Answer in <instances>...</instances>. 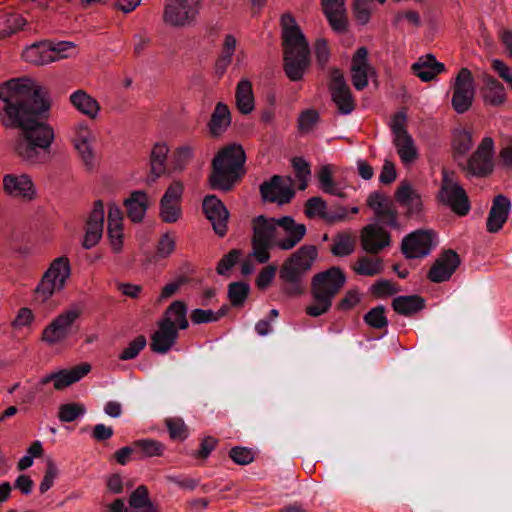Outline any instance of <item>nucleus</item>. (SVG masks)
<instances>
[{
	"label": "nucleus",
	"mask_w": 512,
	"mask_h": 512,
	"mask_svg": "<svg viewBox=\"0 0 512 512\" xmlns=\"http://www.w3.org/2000/svg\"><path fill=\"white\" fill-rule=\"evenodd\" d=\"M0 100L2 124L21 130L14 143L17 157L31 166L50 161L55 135L45 119L50 104L44 87L32 78L10 79L0 85Z\"/></svg>",
	"instance_id": "f257e3e1"
},
{
	"label": "nucleus",
	"mask_w": 512,
	"mask_h": 512,
	"mask_svg": "<svg viewBox=\"0 0 512 512\" xmlns=\"http://www.w3.org/2000/svg\"><path fill=\"white\" fill-rule=\"evenodd\" d=\"M252 256L259 264L270 259L269 250L277 247L281 250L294 248L305 236L306 226L297 223L292 217L267 218L258 216L253 219Z\"/></svg>",
	"instance_id": "f03ea898"
},
{
	"label": "nucleus",
	"mask_w": 512,
	"mask_h": 512,
	"mask_svg": "<svg viewBox=\"0 0 512 512\" xmlns=\"http://www.w3.org/2000/svg\"><path fill=\"white\" fill-rule=\"evenodd\" d=\"M284 70L291 81H299L309 67V44L290 14L281 17Z\"/></svg>",
	"instance_id": "7ed1b4c3"
},
{
	"label": "nucleus",
	"mask_w": 512,
	"mask_h": 512,
	"mask_svg": "<svg viewBox=\"0 0 512 512\" xmlns=\"http://www.w3.org/2000/svg\"><path fill=\"white\" fill-rule=\"evenodd\" d=\"M246 155L243 147L233 143L221 149L212 161L209 177L213 189L229 191L244 173Z\"/></svg>",
	"instance_id": "20e7f679"
},
{
	"label": "nucleus",
	"mask_w": 512,
	"mask_h": 512,
	"mask_svg": "<svg viewBox=\"0 0 512 512\" xmlns=\"http://www.w3.org/2000/svg\"><path fill=\"white\" fill-rule=\"evenodd\" d=\"M315 246L305 245L294 252L282 265L279 278L283 281V292L290 297H297L305 291L304 277L312 268L316 259Z\"/></svg>",
	"instance_id": "39448f33"
},
{
	"label": "nucleus",
	"mask_w": 512,
	"mask_h": 512,
	"mask_svg": "<svg viewBox=\"0 0 512 512\" xmlns=\"http://www.w3.org/2000/svg\"><path fill=\"white\" fill-rule=\"evenodd\" d=\"M71 272V263L67 256L53 259L33 290V301L36 304L44 305L54 295L64 291L70 280Z\"/></svg>",
	"instance_id": "423d86ee"
},
{
	"label": "nucleus",
	"mask_w": 512,
	"mask_h": 512,
	"mask_svg": "<svg viewBox=\"0 0 512 512\" xmlns=\"http://www.w3.org/2000/svg\"><path fill=\"white\" fill-rule=\"evenodd\" d=\"M82 314L79 305H71L54 317L42 330L41 341L48 347L63 344L72 334L74 323Z\"/></svg>",
	"instance_id": "0eeeda50"
},
{
	"label": "nucleus",
	"mask_w": 512,
	"mask_h": 512,
	"mask_svg": "<svg viewBox=\"0 0 512 512\" xmlns=\"http://www.w3.org/2000/svg\"><path fill=\"white\" fill-rule=\"evenodd\" d=\"M69 139L84 167L91 171L98 165L94 148L96 140L91 126L84 120L74 123L69 131Z\"/></svg>",
	"instance_id": "6e6552de"
},
{
	"label": "nucleus",
	"mask_w": 512,
	"mask_h": 512,
	"mask_svg": "<svg viewBox=\"0 0 512 512\" xmlns=\"http://www.w3.org/2000/svg\"><path fill=\"white\" fill-rule=\"evenodd\" d=\"M201 0H167L164 22L172 27H187L195 23L200 10Z\"/></svg>",
	"instance_id": "1a4fd4ad"
},
{
	"label": "nucleus",
	"mask_w": 512,
	"mask_h": 512,
	"mask_svg": "<svg viewBox=\"0 0 512 512\" xmlns=\"http://www.w3.org/2000/svg\"><path fill=\"white\" fill-rule=\"evenodd\" d=\"M439 198L442 203L449 206L459 215H466L470 210V204L465 190L454 179V174L446 170L443 171Z\"/></svg>",
	"instance_id": "9d476101"
},
{
	"label": "nucleus",
	"mask_w": 512,
	"mask_h": 512,
	"mask_svg": "<svg viewBox=\"0 0 512 512\" xmlns=\"http://www.w3.org/2000/svg\"><path fill=\"white\" fill-rule=\"evenodd\" d=\"M452 89V107L457 113L463 114L470 109L475 96L474 78L469 69L462 68L459 71Z\"/></svg>",
	"instance_id": "9b49d317"
},
{
	"label": "nucleus",
	"mask_w": 512,
	"mask_h": 512,
	"mask_svg": "<svg viewBox=\"0 0 512 512\" xmlns=\"http://www.w3.org/2000/svg\"><path fill=\"white\" fill-rule=\"evenodd\" d=\"M184 185L180 181L171 183L164 192L159 204V216L165 223H175L182 217V197Z\"/></svg>",
	"instance_id": "f8f14e48"
},
{
	"label": "nucleus",
	"mask_w": 512,
	"mask_h": 512,
	"mask_svg": "<svg viewBox=\"0 0 512 512\" xmlns=\"http://www.w3.org/2000/svg\"><path fill=\"white\" fill-rule=\"evenodd\" d=\"M436 236L430 230H417L402 241V251L407 258H422L436 246Z\"/></svg>",
	"instance_id": "ddd939ff"
},
{
	"label": "nucleus",
	"mask_w": 512,
	"mask_h": 512,
	"mask_svg": "<svg viewBox=\"0 0 512 512\" xmlns=\"http://www.w3.org/2000/svg\"><path fill=\"white\" fill-rule=\"evenodd\" d=\"M91 371L89 363H81L68 369H61L44 375L38 382L43 387L52 382L55 390H63L72 384L80 381Z\"/></svg>",
	"instance_id": "4468645a"
},
{
	"label": "nucleus",
	"mask_w": 512,
	"mask_h": 512,
	"mask_svg": "<svg viewBox=\"0 0 512 512\" xmlns=\"http://www.w3.org/2000/svg\"><path fill=\"white\" fill-rule=\"evenodd\" d=\"M345 283V273L339 267H331L326 271L314 275L311 289L333 300Z\"/></svg>",
	"instance_id": "2eb2a0df"
},
{
	"label": "nucleus",
	"mask_w": 512,
	"mask_h": 512,
	"mask_svg": "<svg viewBox=\"0 0 512 512\" xmlns=\"http://www.w3.org/2000/svg\"><path fill=\"white\" fill-rule=\"evenodd\" d=\"M3 190L13 198L32 201L37 196V188L30 175L9 173L3 176Z\"/></svg>",
	"instance_id": "dca6fc26"
},
{
	"label": "nucleus",
	"mask_w": 512,
	"mask_h": 512,
	"mask_svg": "<svg viewBox=\"0 0 512 512\" xmlns=\"http://www.w3.org/2000/svg\"><path fill=\"white\" fill-rule=\"evenodd\" d=\"M104 216V203L102 200L95 201L84 226L82 246L85 249L93 248L101 240L104 231Z\"/></svg>",
	"instance_id": "f3484780"
},
{
	"label": "nucleus",
	"mask_w": 512,
	"mask_h": 512,
	"mask_svg": "<svg viewBox=\"0 0 512 512\" xmlns=\"http://www.w3.org/2000/svg\"><path fill=\"white\" fill-rule=\"evenodd\" d=\"M494 141L485 137L468 161V169L474 175L484 176L493 170Z\"/></svg>",
	"instance_id": "a211bd4d"
},
{
	"label": "nucleus",
	"mask_w": 512,
	"mask_h": 512,
	"mask_svg": "<svg viewBox=\"0 0 512 512\" xmlns=\"http://www.w3.org/2000/svg\"><path fill=\"white\" fill-rule=\"evenodd\" d=\"M375 76L374 68L368 61V50L365 47L357 49L351 61V79L356 90L367 87L369 79Z\"/></svg>",
	"instance_id": "6ab92c4d"
},
{
	"label": "nucleus",
	"mask_w": 512,
	"mask_h": 512,
	"mask_svg": "<svg viewBox=\"0 0 512 512\" xmlns=\"http://www.w3.org/2000/svg\"><path fill=\"white\" fill-rule=\"evenodd\" d=\"M123 212L114 202L108 204L107 236L112 251L119 254L123 250Z\"/></svg>",
	"instance_id": "aec40b11"
},
{
	"label": "nucleus",
	"mask_w": 512,
	"mask_h": 512,
	"mask_svg": "<svg viewBox=\"0 0 512 512\" xmlns=\"http://www.w3.org/2000/svg\"><path fill=\"white\" fill-rule=\"evenodd\" d=\"M202 206L216 234L224 236L227 232L229 212L222 201L214 195H208L204 198Z\"/></svg>",
	"instance_id": "412c9836"
},
{
	"label": "nucleus",
	"mask_w": 512,
	"mask_h": 512,
	"mask_svg": "<svg viewBox=\"0 0 512 512\" xmlns=\"http://www.w3.org/2000/svg\"><path fill=\"white\" fill-rule=\"evenodd\" d=\"M330 91L332 100L342 114H349L354 109V100L343 74L335 69L331 73Z\"/></svg>",
	"instance_id": "4be33fe9"
},
{
	"label": "nucleus",
	"mask_w": 512,
	"mask_h": 512,
	"mask_svg": "<svg viewBox=\"0 0 512 512\" xmlns=\"http://www.w3.org/2000/svg\"><path fill=\"white\" fill-rule=\"evenodd\" d=\"M460 265V258L453 250L440 254L428 272V278L434 283L449 280Z\"/></svg>",
	"instance_id": "5701e85b"
},
{
	"label": "nucleus",
	"mask_w": 512,
	"mask_h": 512,
	"mask_svg": "<svg viewBox=\"0 0 512 512\" xmlns=\"http://www.w3.org/2000/svg\"><path fill=\"white\" fill-rule=\"evenodd\" d=\"M360 242L363 250L374 254L390 245V235L378 223H372L362 229Z\"/></svg>",
	"instance_id": "b1692460"
},
{
	"label": "nucleus",
	"mask_w": 512,
	"mask_h": 512,
	"mask_svg": "<svg viewBox=\"0 0 512 512\" xmlns=\"http://www.w3.org/2000/svg\"><path fill=\"white\" fill-rule=\"evenodd\" d=\"M367 205L377 218L390 226H397L396 210L392 201L382 193L373 192L367 198Z\"/></svg>",
	"instance_id": "393cba45"
},
{
	"label": "nucleus",
	"mask_w": 512,
	"mask_h": 512,
	"mask_svg": "<svg viewBox=\"0 0 512 512\" xmlns=\"http://www.w3.org/2000/svg\"><path fill=\"white\" fill-rule=\"evenodd\" d=\"M71 105L83 116L90 120H96L101 112V105L92 95L83 89H78L70 94Z\"/></svg>",
	"instance_id": "a878e982"
},
{
	"label": "nucleus",
	"mask_w": 512,
	"mask_h": 512,
	"mask_svg": "<svg viewBox=\"0 0 512 512\" xmlns=\"http://www.w3.org/2000/svg\"><path fill=\"white\" fill-rule=\"evenodd\" d=\"M123 205L126 208L128 218L134 223H140L145 218L150 199L145 191L135 190L124 199Z\"/></svg>",
	"instance_id": "bb28decb"
},
{
	"label": "nucleus",
	"mask_w": 512,
	"mask_h": 512,
	"mask_svg": "<svg viewBox=\"0 0 512 512\" xmlns=\"http://www.w3.org/2000/svg\"><path fill=\"white\" fill-rule=\"evenodd\" d=\"M395 197L399 204L408 210L409 214H419L422 211L423 202L421 195L410 182L406 180L401 181L396 190Z\"/></svg>",
	"instance_id": "cd10ccee"
},
{
	"label": "nucleus",
	"mask_w": 512,
	"mask_h": 512,
	"mask_svg": "<svg viewBox=\"0 0 512 512\" xmlns=\"http://www.w3.org/2000/svg\"><path fill=\"white\" fill-rule=\"evenodd\" d=\"M511 208L510 200L498 195L495 197L487 219V230L491 233L498 232L506 222Z\"/></svg>",
	"instance_id": "c85d7f7f"
},
{
	"label": "nucleus",
	"mask_w": 512,
	"mask_h": 512,
	"mask_svg": "<svg viewBox=\"0 0 512 512\" xmlns=\"http://www.w3.org/2000/svg\"><path fill=\"white\" fill-rule=\"evenodd\" d=\"M321 5L333 30L345 31L347 20L344 0H321Z\"/></svg>",
	"instance_id": "c756f323"
},
{
	"label": "nucleus",
	"mask_w": 512,
	"mask_h": 512,
	"mask_svg": "<svg viewBox=\"0 0 512 512\" xmlns=\"http://www.w3.org/2000/svg\"><path fill=\"white\" fill-rule=\"evenodd\" d=\"M260 191L265 201L279 204L288 202L294 195L290 188L282 185V179L279 176H273L269 182L263 183L260 186Z\"/></svg>",
	"instance_id": "7c9ffc66"
},
{
	"label": "nucleus",
	"mask_w": 512,
	"mask_h": 512,
	"mask_svg": "<svg viewBox=\"0 0 512 512\" xmlns=\"http://www.w3.org/2000/svg\"><path fill=\"white\" fill-rule=\"evenodd\" d=\"M178 338V330L171 328L162 322L158 323V329L151 338V349L160 354L167 353L175 344Z\"/></svg>",
	"instance_id": "2f4dec72"
},
{
	"label": "nucleus",
	"mask_w": 512,
	"mask_h": 512,
	"mask_svg": "<svg viewBox=\"0 0 512 512\" xmlns=\"http://www.w3.org/2000/svg\"><path fill=\"white\" fill-rule=\"evenodd\" d=\"M445 66L438 62L434 55L427 54L420 57L413 65L412 70L422 81L428 82L433 80L438 74L443 72Z\"/></svg>",
	"instance_id": "473e14b6"
},
{
	"label": "nucleus",
	"mask_w": 512,
	"mask_h": 512,
	"mask_svg": "<svg viewBox=\"0 0 512 512\" xmlns=\"http://www.w3.org/2000/svg\"><path fill=\"white\" fill-rule=\"evenodd\" d=\"M231 112L228 106L218 102L211 114L208 129L213 137L221 136L231 125Z\"/></svg>",
	"instance_id": "72a5a7b5"
},
{
	"label": "nucleus",
	"mask_w": 512,
	"mask_h": 512,
	"mask_svg": "<svg viewBox=\"0 0 512 512\" xmlns=\"http://www.w3.org/2000/svg\"><path fill=\"white\" fill-rule=\"evenodd\" d=\"M485 85L481 89V97L485 105L500 106L506 101L504 86L491 76L484 79Z\"/></svg>",
	"instance_id": "f704fd0d"
},
{
	"label": "nucleus",
	"mask_w": 512,
	"mask_h": 512,
	"mask_svg": "<svg viewBox=\"0 0 512 512\" xmlns=\"http://www.w3.org/2000/svg\"><path fill=\"white\" fill-rule=\"evenodd\" d=\"M187 307L182 301H174L164 312L162 319L159 322H162L166 325L171 326V328L186 329L189 325L187 317Z\"/></svg>",
	"instance_id": "c9c22d12"
},
{
	"label": "nucleus",
	"mask_w": 512,
	"mask_h": 512,
	"mask_svg": "<svg viewBox=\"0 0 512 512\" xmlns=\"http://www.w3.org/2000/svg\"><path fill=\"white\" fill-rule=\"evenodd\" d=\"M396 152L405 166L412 165L419 157L418 148L413 137L409 135L392 139Z\"/></svg>",
	"instance_id": "e433bc0d"
},
{
	"label": "nucleus",
	"mask_w": 512,
	"mask_h": 512,
	"mask_svg": "<svg viewBox=\"0 0 512 512\" xmlns=\"http://www.w3.org/2000/svg\"><path fill=\"white\" fill-rule=\"evenodd\" d=\"M52 55L53 51L48 42L33 44L27 47L22 54L25 61L34 65H46L55 62V58Z\"/></svg>",
	"instance_id": "4c0bfd02"
},
{
	"label": "nucleus",
	"mask_w": 512,
	"mask_h": 512,
	"mask_svg": "<svg viewBox=\"0 0 512 512\" xmlns=\"http://www.w3.org/2000/svg\"><path fill=\"white\" fill-rule=\"evenodd\" d=\"M236 106L242 114H250L254 108V95L252 90V84L247 79H242L237 84L236 88Z\"/></svg>",
	"instance_id": "58836bf2"
},
{
	"label": "nucleus",
	"mask_w": 512,
	"mask_h": 512,
	"mask_svg": "<svg viewBox=\"0 0 512 512\" xmlns=\"http://www.w3.org/2000/svg\"><path fill=\"white\" fill-rule=\"evenodd\" d=\"M352 270L361 276L373 277L384 270L382 259L376 257H359L352 265Z\"/></svg>",
	"instance_id": "ea45409f"
},
{
	"label": "nucleus",
	"mask_w": 512,
	"mask_h": 512,
	"mask_svg": "<svg viewBox=\"0 0 512 512\" xmlns=\"http://www.w3.org/2000/svg\"><path fill=\"white\" fill-rule=\"evenodd\" d=\"M169 151V146L164 141L156 142L153 145L150 152V166L152 173L156 177L164 173Z\"/></svg>",
	"instance_id": "a19ab883"
},
{
	"label": "nucleus",
	"mask_w": 512,
	"mask_h": 512,
	"mask_svg": "<svg viewBox=\"0 0 512 512\" xmlns=\"http://www.w3.org/2000/svg\"><path fill=\"white\" fill-rule=\"evenodd\" d=\"M394 310L401 315H412L424 308L423 298L417 295L398 296L393 300Z\"/></svg>",
	"instance_id": "79ce46f5"
},
{
	"label": "nucleus",
	"mask_w": 512,
	"mask_h": 512,
	"mask_svg": "<svg viewBox=\"0 0 512 512\" xmlns=\"http://www.w3.org/2000/svg\"><path fill=\"white\" fill-rule=\"evenodd\" d=\"M333 172L334 169L332 165H324L320 168L318 172L320 188L325 193L342 197V189L336 182H334Z\"/></svg>",
	"instance_id": "37998d69"
},
{
	"label": "nucleus",
	"mask_w": 512,
	"mask_h": 512,
	"mask_svg": "<svg viewBox=\"0 0 512 512\" xmlns=\"http://www.w3.org/2000/svg\"><path fill=\"white\" fill-rule=\"evenodd\" d=\"M129 505L140 512H159L148 498V491L145 486H139L132 492Z\"/></svg>",
	"instance_id": "c03bdc74"
},
{
	"label": "nucleus",
	"mask_w": 512,
	"mask_h": 512,
	"mask_svg": "<svg viewBox=\"0 0 512 512\" xmlns=\"http://www.w3.org/2000/svg\"><path fill=\"white\" fill-rule=\"evenodd\" d=\"M26 24V20L19 14L7 13L0 16V36L7 37L19 31Z\"/></svg>",
	"instance_id": "a18cd8bd"
},
{
	"label": "nucleus",
	"mask_w": 512,
	"mask_h": 512,
	"mask_svg": "<svg viewBox=\"0 0 512 512\" xmlns=\"http://www.w3.org/2000/svg\"><path fill=\"white\" fill-rule=\"evenodd\" d=\"M355 238L349 233H340L333 239L331 252L334 256L344 257L355 250Z\"/></svg>",
	"instance_id": "49530a36"
},
{
	"label": "nucleus",
	"mask_w": 512,
	"mask_h": 512,
	"mask_svg": "<svg viewBox=\"0 0 512 512\" xmlns=\"http://www.w3.org/2000/svg\"><path fill=\"white\" fill-rule=\"evenodd\" d=\"M311 294L313 300L305 309L307 315L318 317L327 313L332 306V299L313 289H311Z\"/></svg>",
	"instance_id": "de8ad7c7"
},
{
	"label": "nucleus",
	"mask_w": 512,
	"mask_h": 512,
	"mask_svg": "<svg viewBox=\"0 0 512 512\" xmlns=\"http://www.w3.org/2000/svg\"><path fill=\"white\" fill-rule=\"evenodd\" d=\"M473 146L472 133L465 129H455L452 138V147L457 155H466Z\"/></svg>",
	"instance_id": "09e8293b"
},
{
	"label": "nucleus",
	"mask_w": 512,
	"mask_h": 512,
	"mask_svg": "<svg viewBox=\"0 0 512 512\" xmlns=\"http://www.w3.org/2000/svg\"><path fill=\"white\" fill-rule=\"evenodd\" d=\"M133 445L143 457H160L165 450L164 444L154 439L138 440Z\"/></svg>",
	"instance_id": "8fccbe9b"
},
{
	"label": "nucleus",
	"mask_w": 512,
	"mask_h": 512,
	"mask_svg": "<svg viewBox=\"0 0 512 512\" xmlns=\"http://www.w3.org/2000/svg\"><path fill=\"white\" fill-rule=\"evenodd\" d=\"M194 156V148L190 145L179 146L173 153L171 159L172 169L182 171L189 164Z\"/></svg>",
	"instance_id": "3c124183"
},
{
	"label": "nucleus",
	"mask_w": 512,
	"mask_h": 512,
	"mask_svg": "<svg viewBox=\"0 0 512 512\" xmlns=\"http://www.w3.org/2000/svg\"><path fill=\"white\" fill-rule=\"evenodd\" d=\"M86 413V408L81 403H67L59 407L58 418L62 422H72Z\"/></svg>",
	"instance_id": "603ef678"
},
{
	"label": "nucleus",
	"mask_w": 512,
	"mask_h": 512,
	"mask_svg": "<svg viewBox=\"0 0 512 512\" xmlns=\"http://www.w3.org/2000/svg\"><path fill=\"white\" fill-rule=\"evenodd\" d=\"M354 16L358 23L366 25L373 11L372 0H352Z\"/></svg>",
	"instance_id": "864d4df0"
},
{
	"label": "nucleus",
	"mask_w": 512,
	"mask_h": 512,
	"mask_svg": "<svg viewBox=\"0 0 512 512\" xmlns=\"http://www.w3.org/2000/svg\"><path fill=\"white\" fill-rule=\"evenodd\" d=\"M35 313L29 307L20 308L11 322V327L15 330L31 328L35 321Z\"/></svg>",
	"instance_id": "5fc2aeb1"
},
{
	"label": "nucleus",
	"mask_w": 512,
	"mask_h": 512,
	"mask_svg": "<svg viewBox=\"0 0 512 512\" xmlns=\"http://www.w3.org/2000/svg\"><path fill=\"white\" fill-rule=\"evenodd\" d=\"M292 166L295 169L296 177L299 180L298 188L300 190H305L307 188L308 180L311 175V170L308 162L301 157H296L292 160Z\"/></svg>",
	"instance_id": "6e6d98bb"
},
{
	"label": "nucleus",
	"mask_w": 512,
	"mask_h": 512,
	"mask_svg": "<svg viewBox=\"0 0 512 512\" xmlns=\"http://www.w3.org/2000/svg\"><path fill=\"white\" fill-rule=\"evenodd\" d=\"M365 322L373 328L381 329L388 325L385 308L382 305L372 308L364 317Z\"/></svg>",
	"instance_id": "4d7b16f0"
},
{
	"label": "nucleus",
	"mask_w": 512,
	"mask_h": 512,
	"mask_svg": "<svg viewBox=\"0 0 512 512\" xmlns=\"http://www.w3.org/2000/svg\"><path fill=\"white\" fill-rule=\"evenodd\" d=\"M249 293V286L244 282H235L229 285L228 295L234 306H241Z\"/></svg>",
	"instance_id": "13d9d810"
},
{
	"label": "nucleus",
	"mask_w": 512,
	"mask_h": 512,
	"mask_svg": "<svg viewBox=\"0 0 512 512\" xmlns=\"http://www.w3.org/2000/svg\"><path fill=\"white\" fill-rule=\"evenodd\" d=\"M326 202L320 197L310 198L305 207V213L308 217H321L328 221L329 214L326 212Z\"/></svg>",
	"instance_id": "bf43d9fd"
},
{
	"label": "nucleus",
	"mask_w": 512,
	"mask_h": 512,
	"mask_svg": "<svg viewBox=\"0 0 512 512\" xmlns=\"http://www.w3.org/2000/svg\"><path fill=\"white\" fill-rule=\"evenodd\" d=\"M51 50L53 51L52 57L55 61L72 57L76 54V48L73 42L61 41L57 43H50Z\"/></svg>",
	"instance_id": "052dcab7"
},
{
	"label": "nucleus",
	"mask_w": 512,
	"mask_h": 512,
	"mask_svg": "<svg viewBox=\"0 0 512 512\" xmlns=\"http://www.w3.org/2000/svg\"><path fill=\"white\" fill-rule=\"evenodd\" d=\"M319 121V114L314 109H308L303 111L298 118V128L302 133H308L312 131L314 126Z\"/></svg>",
	"instance_id": "680f3d73"
},
{
	"label": "nucleus",
	"mask_w": 512,
	"mask_h": 512,
	"mask_svg": "<svg viewBox=\"0 0 512 512\" xmlns=\"http://www.w3.org/2000/svg\"><path fill=\"white\" fill-rule=\"evenodd\" d=\"M176 248V238L170 233H165L158 241L156 255L159 258L169 257Z\"/></svg>",
	"instance_id": "e2e57ef3"
},
{
	"label": "nucleus",
	"mask_w": 512,
	"mask_h": 512,
	"mask_svg": "<svg viewBox=\"0 0 512 512\" xmlns=\"http://www.w3.org/2000/svg\"><path fill=\"white\" fill-rule=\"evenodd\" d=\"M58 476V467L52 459H47L44 477L39 485L41 493L47 492Z\"/></svg>",
	"instance_id": "0e129e2a"
},
{
	"label": "nucleus",
	"mask_w": 512,
	"mask_h": 512,
	"mask_svg": "<svg viewBox=\"0 0 512 512\" xmlns=\"http://www.w3.org/2000/svg\"><path fill=\"white\" fill-rule=\"evenodd\" d=\"M225 314L224 310L214 312L212 310L195 309L191 312V321L194 324L208 323L217 321Z\"/></svg>",
	"instance_id": "69168bd1"
},
{
	"label": "nucleus",
	"mask_w": 512,
	"mask_h": 512,
	"mask_svg": "<svg viewBox=\"0 0 512 512\" xmlns=\"http://www.w3.org/2000/svg\"><path fill=\"white\" fill-rule=\"evenodd\" d=\"M236 45V38L232 34H226L223 41L222 57L219 60V63L223 65V67H227L231 63Z\"/></svg>",
	"instance_id": "338daca9"
},
{
	"label": "nucleus",
	"mask_w": 512,
	"mask_h": 512,
	"mask_svg": "<svg viewBox=\"0 0 512 512\" xmlns=\"http://www.w3.org/2000/svg\"><path fill=\"white\" fill-rule=\"evenodd\" d=\"M166 426L172 439L183 440L188 436L187 427L180 418L167 419Z\"/></svg>",
	"instance_id": "774afa93"
}]
</instances>
